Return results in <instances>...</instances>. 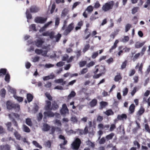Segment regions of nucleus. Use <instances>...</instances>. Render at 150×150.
Wrapping results in <instances>:
<instances>
[{"instance_id": "f257e3e1", "label": "nucleus", "mask_w": 150, "mask_h": 150, "mask_svg": "<svg viewBox=\"0 0 150 150\" xmlns=\"http://www.w3.org/2000/svg\"><path fill=\"white\" fill-rule=\"evenodd\" d=\"M114 4V2L113 1H108L103 5L102 9L104 12L108 11L113 8Z\"/></svg>"}, {"instance_id": "f03ea898", "label": "nucleus", "mask_w": 150, "mask_h": 150, "mask_svg": "<svg viewBox=\"0 0 150 150\" xmlns=\"http://www.w3.org/2000/svg\"><path fill=\"white\" fill-rule=\"evenodd\" d=\"M6 105L7 108L8 109L11 110L13 109L18 111H19L20 110V106L18 104L13 103L11 101L8 100L7 101Z\"/></svg>"}, {"instance_id": "7ed1b4c3", "label": "nucleus", "mask_w": 150, "mask_h": 150, "mask_svg": "<svg viewBox=\"0 0 150 150\" xmlns=\"http://www.w3.org/2000/svg\"><path fill=\"white\" fill-rule=\"evenodd\" d=\"M81 144V141L80 139L79 138H76L71 144L72 149L75 150H78Z\"/></svg>"}, {"instance_id": "20e7f679", "label": "nucleus", "mask_w": 150, "mask_h": 150, "mask_svg": "<svg viewBox=\"0 0 150 150\" xmlns=\"http://www.w3.org/2000/svg\"><path fill=\"white\" fill-rule=\"evenodd\" d=\"M74 26L73 23L69 24L67 29L64 31L63 34L65 35H67L74 29Z\"/></svg>"}, {"instance_id": "39448f33", "label": "nucleus", "mask_w": 150, "mask_h": 150, "mask_svg": "<svg viewBox=\"0 0 150 150\" xmlns=\"http://www.w3.org/2000/svg\"><path fill=\"white\" fill-rule=\"evenodd\" d=\"M47 18H44L41 17H37L35 19V22L37 23H44L47 21Z\"/></svg>"}, {"instance_id": "423d86ee", "label": "nucleus", "mask_w": 150, "mask_h": 150, "mask_svg": "<svg viewBox=\"0 0 150 150\" xmlns=\"http://www.w3.org/2000/svg\"><path fill=\"white\" fill-rule=\"evenodd\" d=\"M60 112L62 115H64L67 113H69V110L65 104L62 105V108L60 110Z\"/></svg>"}, {"instance_id": "0eeeda50", "label": "nucleus", "mask_w": 150, "mask_h": 150, "mask_svg": "<svg viewBox=\"0 0 150 150\" xmlns=\"http://www.w3.org/2000/svg\"><path fill=\"white\" fill-rule=\"evenodd\" d=\"M40 10L39 7L36 5H33L31 6L30 8L29 11L31 13H36L38 12Z\"/></svg>"}, {"instance_id": "6e6552de", "label": "nucleus", "mask_w": 150, "mask_h": 150, "mask_svg": "<svg viewBox=\"0 0 150 150\" xmlns=\"http://www.w3.org/2000/svg\"><path fill=\"white\" fill-rule=\"evenodd\" d=\"M43 114L44 115V119H46L47 117H53L54 115V113L51 111H45L44 112Z\"/></svg>"}, {"instance_id": "1a4fd4ad", "label": "nucleus", "mask_w": 150, "mask_h": 150, "mask_svg": "<svg viewBox=\"0 0 150 150\" xmlns=\"http://www.w3.org/2000/svg\"><path fill=\"white\" fill-rule=\"evenodd\" d=\"M44 41L42 39H38L34 41L35 45L38 47H41L42 46Z\"/></svg>"}, {"instance_id": "9d476101", "label": "nucleus", "mask_w": 150, "mask_h": 150, "mask_svg": "<svg viewBox=\"0 0 150 150\" xmlns=\"http://www.w3.org/2000/svg\"><path fill=\"white\" fill-rule=\"evenodd\" d=\"M59 108V106L55 101H53L50 110H55L58 109Z\"/></svg>"}, {"instance_id": "9b49d317", "label": "nucleus", "mask_w": 150, "mask_h": 150, "mask_svg": "<svg viewBox=\"0 0 150 150\" xmlns=\"http://www.w3.org/2000/svg\"><path fill=\"white\" fill-rule=\"evenodd\" d=\"M139 63H138L135 67L136 69L138 68V72L140 73L141 74H143V71H142V69L143 66V64L142 63L139 66Z\"/></svg>"}, {"instance_id": "f8f14e48", "label": "nucleus", "mask_w": 150, "mask_h": 150, "mask_svg": "<svg viewBox=\"0 0 150 150\" xmlns=\"http://www.w3.org/2000/svg\"><path fill=\"white\" fill-rule=\"evenodd\" d=\"M117 74L114 78V80L115 82L120 81L122 79L121 73L119 72H117Z\"/></svg>"}, {"instance_id": "ddd939ff", "label": "nucleus", "mask_w": 150, "mask_h": 150, "mask_svg": "<svg viewBox=\"0 0 150 150\" xmlns=\"http://www.w3.org/2000/svg\"><path fill=\"white\" fill-rule=\"evenodd\" d=\"M98 101L95 99H93L90 102L89 104L91 107H93L96 106L97 104Z\"/></svg>"}, {"instance_id": "4468645a", "label": "nucleus", "mask_w": 150, "mask_h": 150, "mask_svg": "<svg viewBox=\"0 0 150 150\" xmlns=\"http://www.w3.org/2000/svg\"><path fill=\"white\" fill-rule=\"evenodd\" d=\"M145 109L142 106H141L137 113V115L138 116H141L145 112Z\"/></svg>"}, {"instance_id": "2eb2a0df", "label": "nucleus", "mask_w": 150, "mask_h": 150, "mask_svg": "<svg viewBox=\"0 0 150 150\" xmlns=\"http://www.w3.org/2000/svg\"><path fill=\"white\" fill-rule=\"evenodd\" d=\"M145 42H137L135 45V47L136 48H139L143 46L145 43Z\"/></svg>"}, {"instance_id": "dca6fc26", "label": "nucleus", "mask_w": 150, "mask_h": 150, "mask_svg": "<svg viewBox=\"0 0 150 150\" xmlns=\"http://www.w3.org/2000/svg\"><path fill=\"white\" fill-rule=\"evenodd\" d=\"M119 42V40H116L115 41L114 45L109 50L110 52H112L113 50L115 49L117 46V44Z\"/></svg>"}, {"instance_id": "f3484780", "label": "nucleus", "mask_w": 150, "mask_h": 150, "mask_svg": "<svg viewBox=\"0 0 150 150\" xmlns=\"http://www.w3.org/2000/svg\"><path fill=\"white\" fill-rule=\"evenodd\" d=\"M100 72L102 75L104 74L106 72V70L105 66L104 65H101L100 66Z\"/></svg>"}, {"instance_id": "a211bd4d", "label": "nucleus", "mask_w": 150, "mask_h": 150, "mask_svg": "<svg viewBox=\"0 0 150 150\" xmlns=\"http://www.w3.org/2000/svg\"><path fill=\"white\" fill-rule=\"evenodd\" d=\"M50 128V126L46 123H44L43 125L42 130L45 132L49 131Z\"/></svg>"}, {"instance_id": "6ab92c4d", "label": "nucleus", "mask_w": 150, "mask_h": 150, "mask_svg": "<svg viewBox=\"0 0 150 150\" xmlns=\"http://www.w3.org/2000/svg\"><path fill=\"white\" fill-rule=\"evenodd\" d=\"M46 105L45 106V110H50L51 108V102L49 100L46 101Z\"/></svg>"}, {"instance_id": "aec40b11", "label": "nucleus", "mask_w": 150, "mask_h": 150, "mask_svg": "<svg viewBox=\"0 0 150 150\" xmlns=\"http://www.w3.org/2000/svg\"><path fill=\"white\" fill-rule=\"evenodd\" d=\"M7 69L5 68L0 69V77H2L7 74Z\"/></svg>"}, {"instance_id": "412c9836", "label": "nucleus", "mask_w": 150, "mask_h": 150, "mask_svg": "<svg viewBox=\"0 0 150 150\" xmlns=\"http://www.w3.org/2000/svg\"><path fill=\"white\" fill-rule=\"evenodd\" d=\"M6 125L7 127V129L9 131L11 132H13V128L11 127V122H8L6 124Z\"/></svg>"}, {"instance_id": "4be33fe9", "label": "nucleus", "mask_w": 150, "mask_h": 150, "mask_svg": "<svg viewBox=\"0 0 150 150\" xmlns=\"http://www.w3.org/2000/svg\"><path fill=\"white\" fill-rule=\"evenodd\" d=\"M135 106L134 104H131L129 108V112L130 114H132L134 111Z\"/></svg>"}, {"instance_id": "5701e85b", "label": "nucleus", "mask_w": 150, "mask_h": 150, "mask_svg": "<svg viewBox=\"0 0 150 150\" xmlns=\"http://www.w3.org/2000/svg\"><path fill=\"white\" fill-rule=\"evenodd\" d=\"M68 10L67 9L64 8L62 11L61 14V17L62 18H64L67 15L68 13Z\"/></svg>"}, {"instance_id": "b1692460", "label": "nucleus", "mask_w": 150, "mask_h": 150, "mask_svg": "<svg viewBox=\"0 0 150 150\" xmlns=\"http://www.w3.org/2000/svg\"><path fill=\"white\" fill-rule=\"evenodd\" d=\"M8 116L11 119L13 118V116H14L16 118H19V115L18 114L15 113H12L11 114H9Z\"/></svg>"}, {"instance_id": "393cba45", "label": "nucleus", "mask_w": 150, "mask_h": 150, "mask_svg": "<svg viewBox=\"0 0 150 150\" xmlns=\"http://www.w3.org/2000/svg\"><path fill=\"white\" fill-rule=\"evenodd\" d=\"M86 143L87 145L92 148H94L95 147V144L94 143L92 142L90 140H88L86 141Z\"/></svg>"}, {"instance_id": "a878e982", "label": "nucleus", "mask_w": 150, "mask_h": 150, "mask_svg": "<svg viewBox=\"0 0 150 150\" xmlns=\"http://www.w3.org/2000/svg\"><path fill=\"white\" fill-rule=\"evenodd\" d=\"M13 96L19 102H21L23 100V98L22 97L17 96L16 95H13Z\"/></svg>"}, {"instance_id": "bb28decb", "label": "nucleus", "mask_w": 150, "mask_h": 150, "mask_svg": "<svg viewBox=\"0 0 150 150\" xmlns=\"http://www.w3.org/2000/svg\"><path fill=\"white\" fill-rule=\"evenodd\" d=\"M76 95V93L73 91H71V93L67 96V99L69 100L71 99L72 98L74 97Z\"/></svg>"}, {"instance_id": "cd10ccee", "label": "nucleus", "mask_w": 150, "mask_h": 150, "mask_svg": "<svg viewBox=\"0 0 150 150\" xmlns=\"http://www.w3.org/2000/svg\"><path fill=\"white\" fill-rule=\"evenodd\" d=\"M104 113L108 116L110 115H113L114 114L113 112L111 109H109L107 110L104 112Z\"/></svg>"}, {"instance_id": "c85d7f7f", "label": "nucleus", "mask_w": 150, "mask_h": 150, "mask_svg": "<svg viewBox=\"0 0 150 150\" xmlns=\"http://www.w3.org/2000/svg\"><path fill=\"white\" fill-rule=\"evenodd\" d=\"M33 98V96L30 93H28L27 95V98L29 103L32 101Z\"/></svg>"}, {"instance_id": "c756f323", "label": "nucleus", "mask_w": 150, "mask_h": 150, "mask_svg": "<svg viewBox=\"0 0 150 150\" xmlns=\"http://www.w3.org/2000/svg\"><path fill=\"white\" fill-rule=\"evenodd\" d=\"M114 135V134L113 133H111L110 134L107 135L105 137V138L106 140L108 141L109 140L112 139Z\"/></svg>"}, {"instance_id": "7c9ffc66", "label": "nucleus", "mask_w": 150, "mask_h": 150, "mask_svg": "<svg viewBox=\"0 0 150 150\" xmlns=\"http://www.w3.org/2000/svg\"><path fill=\"white\" fill-rule=\"evenodd\" d=\"M108 105L107 102L105 101H101L100 103V109H102L104 108L106 106Z\"/></svg>"}, {"instance_id": "2f4dec72", "label": "nucleus", "mask_w": 150, "mask_h": 150, "mask_svg": "<svg viewBox=\"0 0 150 150\" xmlns=\"http://www.w3.org/2000/svg\"><path fill=\"white\" fill-rule=\"evenodd\" d=\"M26 14L27 18L28 19H30L32 18V15L30 13L29 10L28 9H27L26 10Z\"/></svg>"}, {"instance_id": "473e14b6", "label": "nucleus", "mask_w": 150, "mask_h": 150, "mask_svg": "<svg viewBox=\"0 0 150 150\" xmlns=\"http://www.w3.org/2000/svg\"><path fill=\"white\" fill-rule=\"evenodd\" d=\"M23 130L24 132L27 133L30 132V131L29 128L25 125H23Z\"/></svg>"}, {"instance_id": "72a5a7b5", "label": "nucleus", "mask_w": 150, "mask_h": 150, "mask_svg": "<svg viewBox=\"0 0 150 150\" xmlns=\"http://www.w3.org/2000/svg\"><path fill=\"white\" fill-rule=\"evenodd\" d=\"M6 94V91L4 88H2L0 91V96L2 98H4Z\"/></svg>"}, {"instance_id": "f704fd0d", "label": "nucleus", "mask_w": 150, "mask_h": 150, "mask_svg": "<svg viewBox=\"0 0 150 150\" xmlns=\"http://www.w3.org/2000/svg\"><path fill=\"white\" fill-rule=\"evenodd\" d=\"M14 134L16 139L18 140H20L21 137V135L17 131H16L14 133Z\"/></svg>"}, {"instance_id": "c9c22d12", "label": "nucleus", "mask_w": 150, "mask_h": 150, "mask_svg": "<svg viewBox=\"0 0 150 150\" xmlns=\"http://www.w3.org/2000/svg\"><path fill=\"white\" fill-rule=\"evenodd\" d=\"M5 75V80L7 82L9 83L10 81V75L8 73H7Z\"/></svg>"}, {"instance_id": "e433bc0d", "label": "nucleus", "mask_w": 150, "mask_h": 150, "mask_svg": "<svg viewBox=\"0 0 150 150\" xmlns=\"http://www.w3.org/2000/svg\"><path fill=\"white\" fill-rule=\"evenodd\" d=\"M25 123L27 125L30 126H31L32 125V123L31 119L29 118H27L26 119Z\"/></svg>"}, {"instance_id": "4c0bfd02", "label": "nucleus", "mask_w": 150, "mask_h": 150, "mask_svg": "<svg viewBox=\"0 0 150 150\" xmlns=\"http://www.w3.org/2000/svg\"><path fill=\"white\" fill-rule=\"evenodd\" d=\"M93 7L92 6L90 5L86 9V11H87L89 13H91L92 11H93Z\"/></svg>"}, {"instance_id": "58836bf2", "label": "nucleus", "mask_w": 150, "mask_h": 150, "mask_svg": "<svg viewBox=\"0 0 150 150\" xmlns=\"http://www.w3.org/2000/svg\"><path fill=\"white\" fill-rule=\"evenodd\" d=\"M71 121L74 123H76L78 122L77 118L75 116H72L71 118Z\"/></svg>"}, {"instance_id": "ea45409f", "label": "nucleus", "mask_w": 150, "mask_h": 150, "mask_svg": "<svg viewBox=\"0 0 150 150\" xmlns=\"http://www.w3.org/2000/svg\"><path fill=\"white\" fill-rule=\"evenodd\" d=\"M129 40V38L128 36H124V38L121 40V41L125 43L128 42Z\"/></svg>"}, {"instance_id": "a19ab883", "label": "nucleus", "mask_w": 150, "mask_h": 150, "mask_svg": "<svg viewBox=\"0 0 150 150\" xmlns=\"http://www.w3.org/2000/svg\"><path fill=\"white\" fill-rule=\"evenodd\" d=\"M33 143L36 147H38L40 149H41L42 148V147L36 141H33Z\"/></svg>"}, {"instance_id": "79ce46f5", "label": "nucleus", "mask_w": 150, "mask_h": 150, "mask_svg": "<svg viewBox=\"0 0 150 150\" xmlns=\"http://www.w3.org/2000/svg\"><path fill=\"white\" fill-rule=\"evenodd\" d=\"M90 46L89 44H88L85 45L84 48L83 49V53H85L89 49Z\"/></svg>"}, {"instance_id": "37998d69", "label": "nucleus", "mask_w": 150, "mask_h": 150, "mask_svg": "<svg viewBox=\"0 0 150 150\" xmlns=\"http://www.w3.org/2000/svg\"><path fill=\"white\" fill-rule=\"evenodd\" d=\"M116 128V126L115 125V124H112L110 125L109 131L110 132L113 131Z\"/></svg>"}, {"instance_id": "c03bdc74", "label": "nucleus", "mask_w": 150, "mask_h": 150, "mask_svg": "<svg viewBox=\"0 0 150 150\" xmlns=\"http://www.w3.org/2000/svg\"><path fill=\"white\" fill-rule=\"evenodd\" d=\"M140 55L141 56V53H138L136 54L134 56L133 59L134 61H135L140 56Z\"/></svg>"}, {"instance_id": "a18cd8bd", "label": "nucleus", "mask_w": 150, "mask_h": 150, "mask_svg": "<svg viewBox=\"0 0 150 150\" xmlns=\"http://www.w3.org/2000/svg\"><path fill=\"white\" fill-rule=\"evenodd\" d=\"M132 27V25L130 24H127L125 27V32H127Z\"/></svg>"}, {"instance_id": "49530a36", "label": "nucleus", "mask_w": 150, "mask_h": 150, "mask_svg": "<svg viewBox=\"0 0 150 150\" xmlns=\"http://www.w3.org/2000/svg\"><path fill=\"white\" fill-rule=\"evenodd\" d=\"M88 71V69L87 68L83 69L79 73V75L83 74L86 73Z\"/></svg>"}, {"instance_id": "de8ad7c7", "label": "nucleus", "mask_w": 150, "mask_h": 150, "mask_svg": "<svg viewBox=\"0 0 150 150\" xmlns=\"http://www.w3.org/2000/svg\"><path fill=\"white\" fill-rule=\"evenodd\" d=\"M136 71L134 69H132L130 71L129 76H133L135 73Z\"/></svg>"}, {"instance_id": "09e8293b", "label": "nucleus", "mask_w": 150, "mask_h": 150, "mask_svg": "<svg viewBox=\"0 0 150 150\" xmlns=\"http://www.w3.org/2000/svg\"><path fill=\"white\" fill-rule=\"evenodd\" d=\"M35 52L38 54H40L43 53V50L42 49H36L35 50Z\"/></svg>"}, {"instance_id": "8fccbe9b", "label": "nucleus", "mask_w": 150, "mask_h": 150, "mask_svg": "<svg viewBox=\"0 0 150 150\" xmlns=\"http://www.w3.org/2000/svg\"><path fill=\"white\" fill-rule=\"evenodd\" d=\"M87 62L86 61H83L80 62L79 63V66L80 67L84 66L86 64Z\"/></svg>"}, {"instance_id": "3c124183", "label": "nucleus", "mask_w": 150, "mask_h": 150, "mask_svg": "<svg viewBox=\"0 0 150 150\" xmlns=\"http://www.w3.org/2000/svg\"><path fill=\"white\" fill-rule=\"evenodd\" d=\"M146 46H144L142 49L140 53H141V56H142L144 54L145 52L146 51Z\"/></svg>"}, {"instance_id": "603ef678", "label": "nucleus", "mask_w": 150, "mask_h": 150, "mask_svg": "<svg viewBox=\"0 0 150 150\" xmlns=\"http://www.w3.org/2000/svg\"><path fill=\"white\" fill-rule=\"evenodd\" d=\"M69 56L67 54H64L62 58V61H67L69 58Z\"/></svg>"}, {"instance_id": "864d4df0", "label": "nucleus", "mask_w": 150, "mask_h": 150, "mask_svg": "<svg viewBox=\"0 0 150 150\" xmlns=\"http://www.w3.org/2000/svg\"><path fill=\"white\" fill-rule=\"evenodd\" d=\"M100 6V5L99 3V2L98 1H97L95 3L94 7L95 8H99Z\"/></svg>"}, {"instance_id": "5fc2aeb1", "label": "nucleus", "mask_w": 150, "mask_h": 150, "mask_svg": "<svg viewBox=\"0 0 150 150\" xmlns=\"http://www.w3.org/2000/svg\"><path fill=\"white\" fill-rule=\"evenodd\" d=\"M61 36L62 35L61 34L58 33L54 37L56 38V42H58L59 41L61 37Z\"/></svg>"}, {"instance_id": "6e6d98bb", "label": "nucleus", "mask_w": 150, "mask_h": 150, "mask_svg": "<svg viewBox=\"0 0 150 150\" xmlns=\"http://www.w3.org/2000/svg\"><path fill=\"white\" fill-rule=\"evenodd\" d=\"M106 141V139L104 137H102L99 141V143L100 144H104Z\"/></svg>"}, {"instance_id": "4d7b16f0", "label": "nucleus", "mask_w": 150, "mask_h": 150, "mask_svg": "<svg viewBox=\"0 0 150 150\" xmlns=\"http://www.w3.org/2000/svg\"><path fill=\"white\" fill-rule=\"evenodd\" d=\"M117 34V33H116V32L112 33L110 35L111 38L112 40L113 39L115 38V36Z\"/></svg>"}, {"instance_id": "13d9d810", "label": "nucleus", "mask_w": 150, "mask_h": 150, "mask_svg": "<svg viewBox=\"0 0 150 150\" xmlns=\"http://www.w3.org/2000/svg\"><path fill=\"white\" fill-rule=\"evenodd\" d=\"M95 64V62H94L92 61L90 62L89 63H88L86 65V66L87 67L89 68L93 66Z\"/></svg>"}, {"instance_id": "bf43d9fd", "label": "nucleus", "mask_w": 150, "mask_h": 150, "mask_svg": "<svg viewBox=\"0 0 150 150\" xmlns=\"http://www.w3.org/2000/svg\"><path fill=\"white\" fill-rule=\"evenodd\" d=\"M138 8H139L138 7H134L132 9V13L134 14L137 12Z\"/></svg>"}, {"instance_id": "052dcab7", "label": "nucleus", "mask_w": 150, "mask_h": 150, "mask_svg": "<svg viewBox=\"0 0 150 150\" xmlns=\"http://www.w3.org/2000/svg\"><path fill=\"white\" fill-rule=\"evenodd\" d=\"M98 51L94 52L93 53L91 57L93 59H95L98 56Z\"/></svg>"}, {"instance_id": "680f3d73", "label": "nucleus", "mask_w": 150, "mask_h": 150, "mask_svg": "<svg viewBox=\"0 0 150 150\" xmlns=\"http://www.w3.org/2000/svg\"><path fill=\"white\" fill-rule=\"evenodd\" d=\"M52 23V21H50V22H48L47 23H46L43 26V27L41 28V29H43L44 30L45 28H47L48 26L50 24Z\"/></svg>"}, {"instance_id": "e2e57ef3", "label": "nucleus", "mask_w": 150, "mask_h": 150, "mask_svg": "<svg viewBox=\"0 0 150 150\" xmlns=\"http://www.w3.org/2000/svg\"><path fill=\"white\" fill-rule=\"evenodd\" d=\"M11 119V120L13 124L14 125L18 128V126L17 122L14 118Z\"/></svg>"}, {"instance_id": "0e129e2a", "label": "nucleus", "mask_w": 150, "mask_h": 150, "mask_svg": "<svg viewBox=\"0 0 150 150\" xmlns=\"http://www.w3.org/2000/svg\"><path fill=\"white\" fill-rule=\"evenodd\" d=\"M45 95L48 100H52V98L50 93H45Z\"/></svg>"}, {"instance_id": "69168bd1", "label": "nucleus", "mask_w": 150, "mask_h": 150, "mask_svg": "<svg viewBox=\"0 0 150 150\" xmlns=\"http://www.w3.org/2000/svg\"><path fill=\"white\" fill-rule=\"evenodd\" d=\"M43 115L41 112H40L37 116V120L38 121H40L42 119Z\"/></svg>"}, {"instance_id": "338daca9", "label": "nucleus", "mask_w": 150, "mask_h": 150, "mask_svg": "<svg viewBox=\"0 0 150 150\" xmlns=\"http://www.w3.org/2000/svg\"><path fill=\"white\" fill-rule=\"evenodd\" d=\"M29 28L35 31H36V28L35 25V24H32L29 27Z\"/></svg>"}, {"instance_id": "774afa93", "label": "nucleus", "mask_w": 150, "mask_h": 150, "mask_svg": "<svg viewBox=\"0 0 150 150\" xmlns=\"http://www.w3.org/2000/svg\"><path fill=\"white\" fill-rule=\"evenodd\" d=\"M51 143L50 141L49 140L46 142L45 143V146L48 148H50L51 146Z\"/></svg>"}]
</instances>
